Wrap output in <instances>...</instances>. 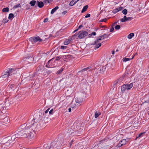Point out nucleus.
<instances>
[{
  "label": "nucleus",
  "instance_id": "51",
  "mask_svg": "<svg viewBox=\"0 0 149 149\" xmlns=\"http://www.w3.org/2000/svg\"><path fill=\"white\" fill-rule=\"evenodd\" d=\"M71 111V108H69L68 109V111L69 112H70Z\"/></svg>",
  "mask_w": 149,
  "mask_h": 149
},
{
  "label": "nucleus",
  "instance_id": "31",
  "mask_svg": "<svg viewBox=\"0 0 149 149\" xmlns=\"http://www.w3.org/2000/svg\"><path fill=\"white\" fill-rule=\"evenodd\" d=\"M120 26L119 25H117L115 27V29L116 30H118L120 29Z\"/></svg>",
  "mask_w": 149,
  "mask_h": 149
},
{
  "label": "nucleus",
  "instance_id": "50",
  "mask_svg": "<svg viewBox=\"0 0 149 149\" xmlns=\"http://www.w3.org/2000/svg\"><path fill=\"white\" fill-rule=\"evenodd\" d=\"M83 27V26L82 25H80L79 27H78V29H80L82 27Z\"/></svg>",
  "mask_w": 149,
  "mask_h": 149
},
{
  "label": "nucleus",
  "instance_id": "60",
  "mask_svg": "<svg viewBox=\"0 0 149 149\" xmlns=\"http://www.w3.org/2000/svg\"><path fill=\"white\" fill-rule=\"evenodd\" d=\"M101 70V68H100V70Z\"/></svg>",
  "mask_w": 149,
  "mask_h": 149
},
{
  "label": "nucleus",
  "instance_id": "61",
  "mask_svg": "<svg viewBox=\"0 0 149 149\" xmlns=\"http://www.w3.org/2000/svg\"><path fill=\"white\" fill-rule=\"evenodd\" d=\"M148 114H149V113H148Z\"/></svg>",
  "mask_w": 149,
  "mask_h": 149
},
{
  "label": "nucleus",
  "instance_id": "23",
  "mask_svg": "<svg viewBox=\"0 0 149 149\" xmlns=\"http://www.w3.org/2000/svg\"><path fill=\"white\" fill-rule=\"evenodd\" d=\"M14 85L13 84H10L8 86L9 88L12 91H13L14 89H13V88L14 87Z\"/></svg>",
  "mask_w": 149,
  "mask_h": 149
},
{
  "label": "nucleus",
  "instance_id": "25",
  "mask_svg": "<svg viewBox=\"0 0 149 149\" xmlns=\"http://www.w3.org/2000/svg\"><path fill=\"white\" fill-rule=\"evenodd\" d=\"M100 114V113L99 112H96L95 113V118H97L98 116Z\"/></svg>",
  "mask_w": 149,
  "mask_h": 149
},
{
  "label": "nucleus",
  "instance_id": "1",
  "mask_svg": "<svg viewBox=\"0 0 149 149\" xmlns=\"http://www.w3.org/2000/svg\"><path fill=\"white\" fill-rule=\"evenodd\" d=\"M19 132L22 136L24 138L31 139L33 138L37 130L36 123L24 124L20 126Z\"/></svg>",
  "mask_w": 149,
  "mask_h": 149
},
{
  "label": "nucleus",
  "instance_id": "8",
  "mask_svg": "<svg viewBox=\"0 0 149 149\" xmlns=\"http://www.w3.org/2000/svg\"><path fill=\"white\" fill-rule=\"evenodd\" d=\"M71 40L72 38H69L68 39H66L64 42V44L65 45H68L70 43Z\"/></svg>",
  "mask_w": 149,
  "mask_h": 149
},
{
  "label": "nucleus",
  "instance_id": "33",
  "mask_svg": "<svg viewBox=\"0 0 149 149\" xmlns=\"http://www.w3.org/2000/svg\"><path fill=\"white\" fill-rule=\"evenodd\" d=\"M118 12V9L116 8V9H115L113 10V13L115 14V13H117Z\"/></svg>",
  "mask_w": 149,
  "mask_h": 149
},
{
  "label": "nucleus",
  "instance_id": "2",
  "mask_svg": "<svg viewBox=\"0 0 149 149\" xmlns=\"http://www.w3.org/2000/svg\"><path fill=\"white\" fill-rule=\"evenodd\" d=\"M17 73L16 69H8L4 71L2 73V75L0 77V81H4V78H6L5 80L8 81V79L10 80L9 76H12L15 74Z\"/></svg>",
  "mask_w": 149,
  "mask_h": 149
},
{
  "label": "nucleus",
  "instance_id": "13",
  "mask_svg": "<svg viewBox=\"0 0 149 149\" xmlns=\"http://www.w3.org/2000/svg\"><path fill=\"white\" fill-rule=\"evenodd\" d=\"M95 45V49H97L98 48H99L101 46V44L100 43L98 42L97 43H95V44L94 45Z\"/></svg>",
  "mask_w": 149,
  "mask_h": 149
},
{
  "label": "nucleus",
  "instance_id": "26",
  "mask_svg": "<svg viewBox=\"0 0 149 149\" xmlns=\"http://www.w3.org/2000/svg\"><path fill=\"white\" fill-rule=\"evenodd\" d=\"M103 38H101V36H100V38H99L97 40H96L95 41V43H97L98 42H99V41L100 40H102Z\"/></svg>",
  "mask_w": 149,
  "mask_h": 149
},
{
  "label": "nucleus",
  "instance_id": "30",
  "mask_svg": "<svg viewBox=\"0 0 149 149\" xmlns=\"http://www.w3.org/2000/svg\"><path fill=\"white\" fill-rule=\"evenodd\" d=\"M96 34V33L95 32H93L91 33L88 35L89 37H90L92 36H95Z\"/></svg>",
  "mask_w": 149,
  "mask_h": 149
},
{
  "label": "nucleus",
  "instance_id": "46",
  "mask_svg": "<svg viewBox=\"0 0 149 149\" xmlns=\"http://www.w3.org/2000/svg\"><path fill=\"white\" fill-rule=\"evenodd\" d=\"M108 65H106V66H104L102 68V70H103V69L104 70V71L105 70V69H106V67H107V66Z\"/></svg>",
  "mask_w": 149,
  "mask_h": 149
},
{
  "label": "nucleus",
  "instance_id": "53",
  "mask_svg": "<svg viewBox=\"0 0 149 149\" xmlns=\"http://www.w3.org/2000/svg\"><path fill=\"white\" fill-rule=\"evenodd\" d=\"M114 53H115V52L114 51H113L112 52V53L113 54H114Z\"/></svg>",
  "mask_w": 149,
  "mask_h": 149
},
{
  "label": "nucleus",
  "instance_id": "24",
  "mask_svg": "<svg viewBox=\"0 0 149 149\" xmlns=\"http://www.w3.org/2000/svg\"><path fill=\"white\" fill-rule=\"evenodd\" d=\"M20 7V4H18L16 5H15L13 7V9H15L17 8Z\"/></svg>",
  "mask_w": 149,
  "mask_h": 149
},
{
  "label": "nucleus",
  "instance_id": "20",
  "mask_svg": "<svg viewBox=\"0 0 149 149\" xmlns=\"http://www.w3.org/2000/svg\"><path fill=\"white\" fill-rule=\"evenodd\" d=\"M2 10L3 12H8L9 11V8L8 7L3 8Z\"/></svg>",
  "mask_w": 149,
  "mask_h": 149
},
{
  "label": "nucleus",
  "instance_id": "4",
  "mask_svg": "<svg viewBox=\"0 0 149 149\" xmlns=\"http://www.w3.org/2000/svg\"><path fill=\"white\" fill-rule=\"evenodd\" d=\"M88 34V33L86 31H81L76 33L74 36H77L80 39L84 38Z\"/></svg>",
  "mask_w": 149,
  "mask_h": 149
},
{
  "label": "nucleus",
  "instance_id": "10",
  "mask_svg": "<svg viewBox=\"0 0 149 149\" xmlns=\"http://www.w3.org/2000/svg\"><path fill=\"white\" fill-rule=\"evenodd\" d=\"M75 100L76 102L79 104L81 102L83 101L82 99L78 98H75Z\"/></svg>",
  "mask_w": 149,
  "mask_h": 149
},
{
  "label": "nucleus",
  "instance_id": "18",
  "mask_svg": "<svg viewBox=\"0 0 149 149\" xmlns=\"http://www.w3.org/2000/svg\"><path fill=\"white\" fill-rule=\"evenodd\" d=\"M126 16H124L123 17V18H121L120 19V21L122 22H125L126 21Z\"/></svg>",
  "mask_w": 149,
  "mask_h": 149
},
{
  "label": "nucleus",
  "instance_id": "58",
  "mask_svg": "<svg viewBox=\"0 0 149 149\" xmlns=\"http://www.w3.org/2000/svg\"><path fill=\"white\" fill-rule=\"evenodd\" d=\"M79 0H76V1H77V2L78 1H79Z\"/></svg>",
  "mask_w": 149,
  "mask_h": 149
},
{
  "label": "nucleus",
  "instance_id": "37",
  "mask_svg": "<svg viewBox=\"0 0 149 149\" xmlns=\"http://www.w3.org/2000/svg\"><path fill=\"white\" fill-rule=\"evenodd\" d=\"M54 110L53 109H51L49 112V113L50 114H53L54 112Z\"/></svg>",
  "mask_w": 149,
  "mask_h": 149
},
{
  "label": "nucleus",
  "instance_id": "56",
  "mask_svg": "<svg viewBox=\"0 0 149 149\" xmlns=\"http://www.w3.org/2000/svg\"><path fill=\"white\" fill-rule=\"evenodd\" d=\"M118 49H117L116 50V52H117L118 51Z\"/></svg>",
  "mask_w": 149,
  "mask_h": 149
},
{
  "label": "nucleus",
  "instance_id": "49",
  "mask_svg": "<svg viewBox=\"0 0 149 149\" xmlns=\"http://www.w3.org/2000/svg\"><path fill=\"white\" fill-rule=\"evenodd\" d=\"M48 20V19L47 18H45L44 20V22H47Z\"/></svg>",
  "mask_w": 149,
  "mask_h": 149
},
{
  "label": "nucleus",
  "instance_id": "14",
  "mask_svg": "<svg viewBox=\"0 0 149 149\" xmlns=\"http://www.w3.org/2000/svg\"><path fill=\"white\" fill-rule=\"evenodd\" d=\"M36 3V1L35 0H32L29 3L30 5L32 6H34L35 5Z\"/></svg>",
  "mask_w": 149,
  "mask_h": 149
},
{
  "label": "nucleus",
  "instance_id": "38",
  "mask_svg": "<svg viewBox=\"0 0 149 149\" xmlns=\"http://www.w3.org/2000/svg\"><path fill=\"white\" fill-rule=\"evenodd\" d=\"M32 59V58H31V57H29L28 58H24V59H25V61H28V60H29V59Z\"/></svg>",
  "mask_w": 149,
  "mask_h": 149
},
{
  "label": "nucleus",
  "instance_id": "21",
  "mask_svg": "<svg viewBox=\"0 0 149 149\" xmlns=\"http://www.w3.org/2000/svg\"><path fill=\"white\" fill-rule=\"evenodd\" d=\"M109 35L106 34H104L103 35L101 36V38H103L102 39H104L105 38H107L108 37Z\"/></svg>",
  "mask_w": 149,
  "mask_h": 149
},
{
  "label": "nucleus",
  "instance_id": "36",
  "mask_svg": "<svg viewBox=\"0 0 149 149\" xmlns=\"http://www.w3.org/2000/svg\"><path fill=\"white\" fill-rule=\"evenodd\" d=\"M67 48V47L65 46H61V49H65Z\"/></svg>",
  "mask_w": 149,
  "mask_h": 149
},
{
  "label": "nucleus",
  "instance_id": "6",
  "mask_svg": "<svg viewBox=\"0 0 149 149\" xmlns=\"http://www.w3.org/2000/svg\"><path fill=\"white\" fill-rule=\"evenodd\" d=\"M93 69L91 68V67H88L86 68H84V69L82 70L81 72H86L88 73L89 72H90L91 71L93 70Z\"/></svg>",
  "mask_w": 149,
  "mask_h": 149
},
{
  "label": "nucleus",
  "instance_id": "62",
  "mask_svg": "<svg viewBox=\"0 0 149 149\" xmlns=\"http://www.w3.org/2000/svg\"><path fill=\"white\" fill-rule=\"evenodd\" d=\"M1 1L2 0H0Z\"/></svg>",
  "mask_w": 149,
  "mask_h": 149
},
{
  "label": "nucleus",
  "instance_id": "48",
  "mask_svg": "<svg viewBox=\"0 0 149 149\" xmlns=\"http://www.w3.org/2000/svg\"><path fill=\"white\" fill-rule=\"evenodd\" d=\"M8 20H7L3 19V23H5L7 22H8Z\"/></svg>",
  "mask_w": 149,
  "mask_h": 149
},
{
  "label": "nucleus",
  "instance_id": "34",
  "mask_svg": "<svg viewBox=\"0 0 149 149\" xmlns=\"http://www.w3.org/2000/svg\"><path fill=\"white\" fill-rule=\"evenodd\" d=\"M63 69L61 68L60 70H59L58 71H57L56 72V73L57 74H59L63 70Z\"/></svg>",
  "mask_w": 149,
  "mask_h": 149
},
{
  "label": "nucleus",
  "instance_id": "57",
  "mask_svg": "<svg viewBox=\"0 0 149 149\" xmlns=\"http://www.w3.org/2000/svg\"><path fill=\"white\" fill-rule=\"evenodd\" d=\"M137 53H136L134 55H135V56L136 55H137Z\"/></svg>",
  "mask_w": 149,
  "mask_h": 149
},
{
  "label": "nucleus",
  "instance_id": "11",
  "mask_svg": "<svg viewBox=\"0 0 149 149\" xmlns=\"http://www.w3.org/2000/svg\"><path fill=\"white\" fill-rule=\"evenodd\" d=\"M58 8L59 7L58 6H56L55 8L53 9L51 12V14H53L56 10L58 9Z\"/></svg>",
  "mask_w": 149,
  "mask_h": 149
},
{
  "label": "nucleus",
  "instance_id": "43",
  "mask_svg": "<svg viewBox=\"0 0 149 149\" xmlns=\"http://www.w3.org/2000/svg\"><path fill=\"white\" fill-rule=\"evenodd\" d=\"M60 56L57 57H56V58L55 60V61H58L60 59Z\"/></svg>",
  "mask_w": 149,
  "mask_h": 149
},
{
  "label": "nucleus",
  "instance_id": "40",
  "mask_svg": "<svg viewBox=\"0 0 149 149\" xmlns=\"http://www.w3.org/2000/svg\"><path fill=\"white\" fill-rule=\"evenodd\" d=\"M4 108L3 105V104H0V110L1 111V109Z\"/></svg>",
  "mask_w": 149,
  "mask_h": 149
},
{
  "label": "nucleus",
  "instance_id": "29",
  "mask_svg": "<svg viewBox=\"0 0 149 149\" xmlns=\"http://www.w3.org/2000/svg\"><path fill=\"white\" fill-rule=\"evenodd\" d=\"M126 21H131L133 19V18L132 17H128L126 18Z\"/></svg>",
  "mask_w": 149,
  "mask_h": 149
},
{
  "label": "nucleus",
  "instance_id": "44",
  "mask_svg": "<svg viewBox=\"0 0 149 149\" xmlns=\"http://www.w3.org/2000/svg\"><path fill=\"white\" fill-rule=\"evenodd\" d=\"M90 16V15L89 14H87L86 16H85V18H88V17H89Z\"/></svg>",
  "mask_w": 149,
  "mask_h": 149
},
{
  "label": "nucleus",
  "instance_id": "52",
  "mask_svg": "<svg viewBox=\"0 0 149 149\" xmlns=\"http://www.w3.org/2000/svg\"><path fill=\"white\" fill-rule=\"evenodd\" d=\"M117 22H115L114 23H113V24L112 25V26H114L115 25V24H116L117 23Z\"/></svg>",
  "mask_w": 149,
  "mask_h": 149
},
{
  "label": "nucleus",
  "instance_id": "17",
  "mask_svg": "<svg viewBox=\"0 0 149 149\" xmlns=\"http://www.w3.org/2000/svg\"><path fill=\"white\" fill-rule=\"evenodd\" d=\"M53 59H52L49 60V61H48V62L47 63L46 65V67H47L48 68H50V65H49V63H51V62L52 61Z\"/></svg>",
  "mask_w": 149,
  "mask_h": 149
},
{
  "label": "nucleus",
  "instance_id": "12",
  "mask_svg": "<svg viewBox=\"0 0 149 149\" xmlns=\"http://www.w3.org/2000/svg\"><path fill=\"white\" fill-rule=\"evenodd\" d=\"M77 2V1H76V0H72L70 2L69 5L70 6H73Z\"/></svg>",
  "mask_w": 149,
  "mask_h": 149
},
{
  "label": "nucleus",
  "instance_id": "45",
  "mask_svg": "<svg viewBox=\"0 0 149 149\" xmlns=\"http://www.w3.org/2000/svg\"><path fill=\"white\" fill-rule=\"evenodd\" d=\"M113 26H112V27L110 29V31L111 32H112L114 30V28Z\"/></svg>",
  "mask_w": 149,
  "mask_h": 149
},
{
  "label": "nucleus",
  "instance_id": "55",
  "mask_svg": "<svg viewBox=\"0 0 149 149\" xmlns=\"http://www.w3.org/2000/svg\"><path fill=\"white\" fill-rule=\"evenodd\" d=\"M78 29H77L75 30H74V32H76V31H77Z\"/></svg>",
  "mask_w": 149,
  "mask_h": 149
},
{
  "label": "nucleus",
  "instance_id": "32",
  "mask_svg": "<svg viewBox=\"0 0 149 149\" xmlns=\"http://www.w3.org/2000/svg\"><path fill=\"white\" fill-rule=\"evenodd\" d=\"M52 0H44V2L46 3H49L50 2H51Z\"/></svg>",
  "mask_w": 149,
  "mask_h": 149
},
{
  "label": "nucleus",
  "instance_id": "39",
  "mask_svg": "<svg viewBox=\"0 0 149 149\" xmlns=\"http://www.w3.org/2000/svg\"><path fill=\"white\" fill-rule=\"evenodd\" d=\"M117 8L118 9V11L121 10L123 9V8L122 7H120L118 8Z\"/></svg>",
  "mask_w": 149,
  "mask_h": 149
},
{
  "label": "nucleus",
  "instance_id": "3",
  "mask_svg": "<svg viewBox=\"0 0 149 149\" xmlns=\"http://www.w3.org/2000/svg\"><path fill=\"white\" fill-rule=\"evenodd\" d=\"M22 136L20 134H19V132L18 133L13 135L11 137H7L6 138L7 140H8L6 143H13L17 138H19Z\"/></svg>",
  "mask_w": 149,
  "mask_h": 149
},
{
  "label": "nucleus",
  "instance_id": "22",
  "mask_svg": "<svg viewBox=\"0 0 149 149\" xmlns=\"http://www.w3.org/2000/svg\"><path fill=\"white\" fill-rule=\"evenodd\" d=\"M126 141L125 139H123L120 141V142L123 144V146L125 145L126 143Z\"/></svg>",
  "mask_w": 149,
  "mask_h": 149
},
{
  "label": "nucleus",
  "instance_id": "42",
  "mask_svg": "<svg viewBox=\"0 0 149 149\" xmlns=\"http://www.w3.org/2000/svg\"><path fill=\"white\" fill-rule=\"evenodd\" d=\"M107 19L106 18H104V19H102L100 20V22H105L107 21Z\"/></svg>",
  "mask_w": 149,
  "mask_h": 149
},
{
  "label": "nucleus",
  "instance_id": "5",
  "mask_svg": "<svg viewBox=\"0 0 149 149\" xmlns=\"http://www.w3.org/2000/svg\"><path fill=\"white\" fill-rule=\"evenodd\" d=\"M133 86L132 83L130 84H125L122 86L121 87V91L123 93L125 92L126 90H128L132 88Z\"/></svg>",
  "mask_w": 149,
  "mask_h": 149
},
{
  "label": "nucleus",
  "instance_id": "54",
  "mask_svg": "<svg viewBox=\"0 0 149 149\" xmlns=\"http://www.w3.org/2000/svg\"><path fill=\"white\" fill-rule=\"evenodd\" d=\"M134 56H135V55H134L132 56V57L130 59H131V60H132V59H133V58H134Z\"/></svg>",
  "mask_w": 149,
  "mask_h": 149
},
{
  "label": "nucleus",
  "instance_id": "9",
  "mask_svg": "<svg viewBox=\"0 0 149 149\" xmlns=\"http://www.w3.org/2000/svg\"><path fill=\"white\" fill-rule=\"evenodd\" d=\"M37 4L38 7L40 8H42L44 6V3L42 1H37Z\"/></svg>",
  "mask_w": 149,
  "mask_h": 149
},
{
  "label": "nucleus",
  "instance_id": "16",
  "mask_svg": "<svg viewBox=\"0 0 149 149\" xmlns=\"http://www.w3.org/2000/svg\"><path fill=\"white\" fill-rule=\"evenodd\" d=\"M88 5H86L85 6H84L82 10H81V13H84L85 12V11H86L87 9L88 8Z\"/></svg>",
  "mask_w": 149,
  "mask_h": 149
},
{
  "label": "nucleus",
  "instance_id": "7",
  "mask_svg": "<svg viewBox=\"0 0 149 149\" xmlns=\"http://www.w3.org/2000/svg\"><path fill=\"white\" fill-rule=\"evenodd\" d=\"M33 40L34 42H36L38 41L41 42L42 41V40L38 36L33 38Z\"/></svg>",
  "mask_w": 149,
  "mask_h": 149
},
{
  "label": "nucleus",
  "instance_id": "28",
  "mask_svg": "<svg viewBox=\"0 0 149 149\" xmlns=\"http://www.w3.org/2000/svg\"><path fill=\"white\" fill-rule=\"evenodd\" d=\"M122 13L123 14L126 15L127 13V11L126 9H125L123 10Z\"/></svg>",
  "mask_w": 149,
  "mask_h": 149
},
{
  "label": "nucleus",
  "instance_id": "47",
  "mask_svg": "<svg viewBox=\"0 0 149 149\" xmlns=\"http://www.w3.org/2000/svg\"><path fill=\"white\" fill-rule=\"evenodd\" d=\"M49 109H50V108H48V109H47L46 110V111H45V113H47L48 112V111H49Z\"/></svg>",
  "mask_w": 149,
  "mask_h": 149
},
{
  "label": "nucleus",
  "instance_id": "19",
  "mask_svg": "<svg viewBox=\"0 0 149 149\" xmlns=\"http://www.w3.org/2000/svg\"><path fill=\"white\" fill-rule=\"evenodd\" d=\"M131 60V59H130L128 58H123L122 59V60L124 62H126L128 61H130Z\"/></svg>",
  "mask_w": 149,
  "mask_h": 149
},
{
  "label": "nucleus",
  "instance_id": "35",
  "mask_svg": "<svg viewBox=\"0 0 149 149\" xmlns=\"http://www.w3.org/2000/svg\"><path fill=\"white\" fill-rule=\"evenodd\" d=\"M144 133H142H142H141L139 134V135H138V136H137V137H136V139L137 138H139V137H140L141 136H142V135L143 134H144Z\"/></svg>",
  "mask_w": 149,
  "mask_h": 149
},
{
  "label": "nucleus",
  "instance_id": "15",
  "mask_svg": "<svg viewBox=\"0 0 149 149\" xmlns=\"http://www.w3.org/2000/svg\"><path fill=\"white\" fill-rule=\"evenodd\" d=\"M134 36V34L133 33H130L127 36V38L129 39H131Z\"/></svg>",
  "mask_w": 149,
  "mask_h": 149
},
{
  "label": "nucleus",
  "instance_id": "27",
  "mask_svg": "<svg viewBox=\"0 0 149 149\" xmlns=\"http://www.w3.org/2000/svg\"><path fill=\"white\" fill-rule=\"evenodd\" d=\"M14 17V15L13 13H10L9 15L8 18L9 19L13 18Z\"/></svg>",
  "mask_w": 149,
  "mask_h": 149
},
{
  "label": "nucleus",
  "instance_id": "59",
  "mask_svg": "<svg viewBox=\"0 0 149 149\" xmlns=\"http://www.w3.org/2000/svg\"><path fill=\"white\" fill-rule=\"evenodd\" d=\"M130 1H132L133 0H130Z\"/></svg>",
  "mask_w": 149,
  "mask_h": 149
},
{
  "label": "nucleus",
  "instance_id": "41",
  "mask_svg": "<svg viewBox=\"0 0 149 149\" xmlns=\"http://www.w3.org/2000/svg\"><path fill=\"white\" fill-rule=\"evenodd\" d=\"M122 146L123 144H122V143H121L120 142L117 145V146L118 147H119Z\"/></svg>",
  "mask_w": 149,
  "mask_h": 149
}]
</instances>
